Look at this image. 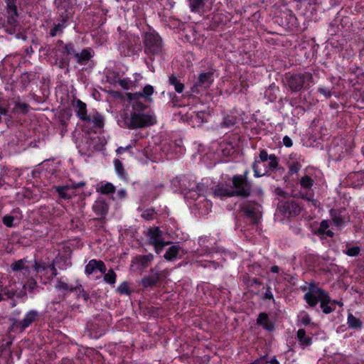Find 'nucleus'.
<instances>
[{
  "instance_id": "nucleus-1",
  "label": "nucleus",
  "mask_w": 364,
  "mask_h": 364,
  "mask_svg": "<svg viewBox=\"0 0 364 364\" xmlns=\"http://www.w3.org/2000/svg\"><path fill=\"white\" fill-rule=\"evenodd\" d=\"M304 299L311 306H315L320 301L321 308L325 314H330L336 309V304L342 306V303L332 301L326 291L315 285H310L308 292L304 295Z\"/></svg>"
},
{
  "instance_id": "nucleus-2",
  "label": "nucleus",
  "mask_w": 364,
  "mask_h": 364,
  "mask_svg": "<svg viewBox=\"0 0 364 364\" xmlns=\"http://www.w3.org/2000/svg\"><path fill=\"white\" fill-rule=\"evenodd\" d=\"M313 82V76L309 73L293 74L286 76V85L292 92L300 91L305 85Z\"/></svg>"
},
{
  "instance_id": "nucleus-3",
  "label": "nucleus",
  "mask_w": 364,
  "mask_h": 364,
  "mask_svg": "<svg viewBox=\"0 0 364 364\" xmlns=\"http://www.w3.org/2000/svg\"><path fill=\"white\" fill-rule=\"evenodd\" d=\"M33 267L36 273L38 274L43 284H46L47 281L53 279L58 274L57 269L53 262L35 261Z\"/></svg>"
},
{
  "instance_id": "nucleus-4",
  "label": "nucleus",
  "mask_w": 364,
  "mask_h": 364,
  "mask_svg": "<svg viewBox=\"0 0 364 364\" xmlns=\"http://www.w3.org/2000/svg\"><path fill=\"white\" fill-rule=\"evenodd\" d=\"M144 51L147 54H159L163 48L161 37L155 32H148L144 36Z\"/></svg>"
},
{
  "instance_id": "nucleus-5",
  "label": "nucleus",
  "mask_w": 364,
  "mask_h": 364,
  "mask_svg": "<svg viewBox=\"0 0 364 364\" xmlns=\"http://www.w3.org/2000/svg\"><path fill=\"white\" fill-rule=\"evenodd\" d=\"M232 182L234 188L232 189L234 196L247 197L250 195L252 191L251 183L242 176H233Z\"/></svg>"
},
{
  "instance_id": "nucleus-6",
  "label": "nucleus",
  "mask_w": 364,
  "mask_h": 364,
  "mask_svg": "<svg viewBox=\"0 0 364 364\" xmlns=\"http://www.w3.org/2000/svg\"><path fill=\"white\" fill-rule=\"evenodd\" d=\"M156 123V119L153 115L140 113H133L131 115L130 127L141 128L150 126Z\"/></svg>"
},
{
  "instance_id": "nucleus-7",
  "label": "nucleus",
  "mask_w": 364,
  "mask_h": 364,
  "mask_svg": "<svg viewBox=\"0 0 364 364\" xmlns=\"http://www.w3.org/2000/svg\"><path fill=\"white\" fill-rule=\"evenodd\" d=\"M271 158V154L269 155L266 150L260 151L259 159H255L252 164V169L254 171V176L257 178L262 177L268 174V169L267 167L262 168L261 164L266 163Z\"/></svg>"
},
{
  "instance_id": "nucleus-8",
  "label": "nucleus",
  "mask_w": 364,
  "mask_h": 364,
  "mask_svg": "<svg viewBox=\"0 0 364 364\" xmlns=\"http://www.w3.org/2000/svg\"><path fill=\"white\" fill-rule=\"evenodd\" d=\"M38 316L39 313L38 311L31 310L24 315L22 319L15 320L13 325L16 328L23 331L34 323Z\"/></svg>"
},
{
  "instance_id": "nucleus-9",
  "label": "nucleus",
  "mask_w": 364,
  "mask_h": 364,
  "mask_svg": "<svg viewBox=\"0 0 364 364\" xmlns=\"http://www.w3.org/2000/svg\"><path fill=\"white\" fill-rule=\"evenodd\" d=\"M55 289L58 291L63 292H71L74 291L77 289L80 290L79 296H82L85 301H87L89 298L88 294H87L84 289L82 288V286L79 284L78 286L73 287L71 284H68L66 282L63 280V278L58 279L56 281V284L55 286Z\"/></svg>"
},
{
  "instance_id": "nucleus-10",
  "label": "nucleus",
  "mask_w": 364,
  "mask_h": 364,
  "mask_svg": "<svg viewBox=\"0 0 364 364\" xmlns=\"http://www.w3.org/2000/svg\"><path fill=\"white\" fill-rule=\"evenodd\" d=\"M215 0H189V6L192 12L200 14L212 9Z\"/></svg>"
},
{
  "instance_id": "nucleus-11",
  "label": "nucleus",
  "mask_w": 364,
  "mask_h": 364,
  "mask_svg": "<svg viewBox=\"0 0 364 364\" xmlns=\"http://www.w3.org/2000/svg\"><path fill=\"white\" fill-rule=\"evenodd\" d=\"M149 236L150 243L155 247L156 252L157 253L161 250V249L166 246L168 243L164 242L161 232L158 228H154L149 230Z\"/></svg>"
},
{
  "instance_id": "nucleus-12",
  "label": "nucleus",
  "mask_w": 364,
  "mask_h": 364,
  "mask_svg": "<svg viewBox=\"0 0 364 364\" xmlns=\"http://www.w3.org/2000/svg\"><path fill=\"white\" fill-rule=\"evenodd\" d=\"M97 269L101 273L105 274L106 272V266L101 260L91 259L85 266V272L87 274H92Z\"/></svg>"
},
{
  "instance_id": "nucleus-13",
  "label": "nucleus",
  "mask_w": 364,
  "mask_h": 364,
  "mask_svg": "<svg viewBox=\"0 0 364 364\" xmlns=\"http://www.w3.org/2000/svg\"><path fill=\"white\" fill-rule=\"evenodd\" d=\"M212 194L214 197L220 198L234 196L233 190L226 187L223 184H218L212 188Z\"/></svg>"
},
{
  "instance_id": "nucleus-14",
  "label": "nucleus",
  "mask_w": 364,
  "mask_h": 364,
  "mask_svg": "<svg viewBox=\"0 0 364 364\" xmlns=\"http://www.w3.org/2000/svg\"><path fill=\"white\" fill-rule=\"evenodd\" d=\"M73 107L75 109L76 115L82 121L85 119H90L87 114V106L86 104L80 100H76L73 102Z\"/></svg>"
},
{
  "instance_id": "nucleus-15",
  "label": "nucleus",
  "mask_w": 364,
  "mask_h": 364,
  "mask_svg": "<svg viewBox=\"0 0 364 364\" xmlns=\"http://www.w3.org/2000/svg\"><path fill=\"white\" fill-rule=\"evenodd\" d=\"M213 82V73H203L199 75L197 82L195 83V87H202L204 88L209 87Z\"/></svg>"
},
{
  "instance_id": "nucleus-16",
  "label": "nucleus",
  "mask_w": 364,
  "mask_h": 364,
  "mask_svg": "<svg viewBox=\"0 0 364 364\" xmlns=\"http://www.w3.org/2000/svg\"><path fill=\"white\" fill-rule=\"evenodd\" d=\"M283 211L290 217L298 215L301 212V208L294 201H288L283 206Z\"/></svg>"
},
{
  "instance_id": "nucleus-17",
  "label": "nucleus",
  "mask_w": 364,
  "mask_h": 364,
  "mask_svg": "<svg viewBox=\"0 0 364 364\" xmlns=\"http://www.w3.org/2000/svg\"><path fill=\"white\" fill-rule=\"evenodd\" d=\"M153 93H154L153 86H151L150 85H147L144 87L142 92L128 93V94H127V95L129 100H134L135 99H139V97H141L148 98Z\"/></svg>"
},
{
  "instance_id": "nucleus-18",
  "label": "nucleus",
  "mask_w": 364,
  "mask_h": 364,
  "mask_svg": "<svg viewBox=\"0 0 364 364\" xmlns=\"http://www.w3.org/2000/svg\"><path fill=\"white\" fill-rule=\"evenodd\" d=\"M245 215L250 218L254 223H257L260 219V214L257 208L252 205H247L242 208Z\"/></svg>"
},
{
  "instance_id": "nucleus-19",
  "label": "nucleus",
  "mask_w": 364,
  "mask_h": 364,
  "mask_svg": "<svg viewBox=\"0 0 364 364\" xmlns=\"http://www.w3.org/2000/svg\"><path fill=\"white\" fill-rule=\"evenodd\" d=\"M94 212L100 216L105 215L108 211V205L102 198L97 199L92 205Z\"/></svg>"
},
{
  "instance_id": "nucleus-20",
  "label": "nucleus",
  "mask_w": 364,
  "mask_h": 364,
  "mask_svg": "<svg viewBox=\"0 0 364 364\" xmlns=\"http://www.w3.org/2000/svg\"><path fill=\"white\" fill-rule=\"evenodd\" d=\"M90 119H85V122H92L93 126L97 128H102L104 127L105 120L104 117L97 112H93L92 114L88 115Z\"/></svg>"
},
{
  "instance_id": "nucleus-21",
  "label": "nucleus",
  "mask_w": 364,
  "mask_h": 364,
  "mask_svg": "<svg viewBox=\"0 0 364 364\" xmlns=\"http://www.w3.org/2000/svg\"><path fill=\"white\" fill-rule=\"evenodd\" d=\"M0 364H14L12 353L0 347Z\"/></svg>"
},
{
  "instance_id": "nucleus-22",
  "label": "nucleus",
  "mask_w": 364,
  "mask_h": 364,
  "mask_svg": "<svg viewBox=\"0 0 364 364\" xmlns=\"http://www.w3.org/2000/svg\"><path fill=\"white\" fill-rule=\"evenodd\" d=\"M331 216L333 223L338 227L341 226L345 223L346 218L342 215L341 210H331Z\"/></svg>"
},
{
  "instance_id": "nucleus-23",
  "label": "nucleus",
  "mask_w": 364,
  "mask_h": 364,
  "mask_svg": "<svg viewBox=\"0 0 364 364\" xmlns=\"http://www.w3.org/2000/svg\"><path fill=\"white\" fill-rule=\"evenodd\" d=\"M153 258L154 255L152 254L143 256L139 255L134 257L133 262L141 265L142 267H145L153 260Z\"/></svg>"
},
{
  "instance_id": "nucleus-24",
  "label": "nucleus",
  "mask_w": 364,
  "mask_h": 364,
  "mask_svg": "<svg viewBox=\"0 0 364 364\" xmlns=\"http://www.w3.org/2000/svg\"><path fill=\"white\" fill-rule=\"evenodd\" d=\"M257 323L267 330L272 331L273 326L269 320L268 316L265 313H260L257 318Z\"/></svg>"
},
{
  "instance_id": "nucleus-25",
  "label": "nucleus",
  "mask_w": 364,
  "mask_h": 364,
  "mask_svg": "<svg viewBox=\"0 0 364 364\" xmlns=\"http://www.w3.org/2000/svg\"><path fill=\"white\" fill-rule=\"evenodd\" d=\"M58 46L62 47L63 53L65 55H71L75 57L76 51L74 48V45L73 43L64 44L62 41H58Z\"/></svg>"
},
{
  "instance_id": "nucleus-26",
  "label": "nucleus",
  "mask_w": 364,
  "mask_h": 364,
  "mask_svg": "<svg viewBox=\"0 0 364 364\" xmlns=\"http://www.w3.org/2000/svg\"><path fill=\"white\" fill-rule=\"evenodd\" d=\"M297 339L301 345L306 346H310L312 343L311 338L306 335V331L301 328L297 331Z\"/></svg>"
},
{
  "instance_id": "nucleus-27",
  "label": "nucleus",
  "mask_w": 364,
  "mask_h": 364,
  "mask_svg": "<svg viewBox=\"0 0 364 364\" xmlns=\"http://www.w3.org/2000/svg\"><path fill=\"white\" fill-rule=\"evenodd\" d=\"M8 14H9V16L7 17V23L11 26V28H8L7 31L10 33H15L18 30L17 29V28L18 27V23L17 21L18 14L16 16H14L12 13H8Z\"/></svg>"
},
{
  "instance_id": "nucleus-28",
  "label": "nucleus",
  "mask_w": 364,
  "mask_h": 364,
  "mask_svg": "<svg viewBox=\"0 0 364 364\" xmlns=\"http://www.w3.org/2000/svg\"><path fill=\"white\" fill-rule=\"evenodd\" d=\"M181 248L178 245H171L164 254V258L167 260L175 259L179 253Z\"/></svg>"
},
{
  "instance_id": "nucleus-29",
  "label": "nucleus",
  "mask_w": 364,
  "mask_h": 364,
  "mask_svg": "<svg viewBox=\"0 0 364 364\" xmlns=\"http://www.w3.org/2000/svg\"><path fill=\"white\" fill-rule=\"evenodd\" d=\"M3 291V292H0V301L10 299L15 295L21 296V294L18 293L17 289L14 288L6 287Z\"/></svg>"
},
{
  "instance_id": "nucleus-30",
  "label": "nucleus",
  "mask_w": 364,
  "mask_h": 364,
  "mask_svg": "<svg viewBox=\"0 0 364 364\" xmlns=\"http://www.w3.org/2000/svg\"><path fill=\"white\" fill-rule=\"evenodd\" d=\"M347 323L350 328L360 329L362 327L361 321L354 316L352 314H348L347 318Z\"/></svg>"
},
{
  "instance_id": "nucleus-31",
  "label": "nucleus",
  "mask_w": 364,
  "mask_h": 364,
  "mask_svg": "<svg viewBox=\"0 0 364 364\" xmlns=\"http://www.w3.org/2000/svg\"><path fill=\"white\" fill-rule=\"evenodd\" d=\"M159 277L157 274L147 276L142 279L141 284L144 287H149L155 285L159 282Z\"/></svg>"
},
{
  "instance_id": "nucleus-32",
  "label": "nucleus",
  "mask_w": 364,
  "mask_h": 364,
  "mask_svg": "<svg viewBox=\"0 0 364 364\" xmlns=\"http://www.w3.org/2000/svg\"><path fill=\"white\" fill-rule=\"evenodd\" d=\"M67 26V20L66 18H63L60 22L58 23L57 24H55L53 28H52L50 31V35L52 37L55 36L58 33H62L63 28H65Z\"/></svg>"
},
{
  "instance_id": "nucleus-33",
  "label": "nucleus",
  "mask_w": 364,
  "mask_h": 364,
  "mask_svg": "<svg viewBox=\"0 0 364 364\" xmlns=\"http://www.w3.org/2000/svg\"><path fill=\"white\" fill-rule=\"evenodd\" d=\"M28 264V262L25 259H21L14 262L11 265V269L13 272H16V275L18 274L24 267Z\"/></svg>"
},
{
  "instance_id": "nucleus-34",
  "label": "nucleus",
  "mask_w": 364,
  "mask_h": 364,
  "mask_svg": "<svg viewBox=\"0 0 364 364\" xmlns=\"http://www.w3.org/2000/svg\"><path fill=\"white\" fill-rule=\"evenodd\" d=\"M169 83L174 86L175 90L177 92L181 93L183 91L184 85L181 83L175 76L171 75L169 77Z\"/></svg>"
},
{
  "instance_id": "nucleus-35",
  "label": "nucleus",
  "mask_w": 364,
  "mask_h": 364,
  "mask_svg": "<svg viewBox=\"0 0 364 364\" xmlns=\"http://www.w3.org/2000/svg\"><path fill=\"white\" fill-rule=\"evenodd\" d=\"M91 55L88 50H82L80 53H76L75 58H77L78 63H82L83 62L87 61L90 60Z\"/></svg>"
},
{
  "instance_id": "nucleus-36",
  "label": "nucleus",
  "mask_w": 364,
  "mask_h": 364,
  "mask_svg": "<svg viewBox=\"0 0 364 364\" xmlns=\"http://www.w3.org/2000/svg\"><path fill=\"white\" fill-rule=\"evenodd\" d=\"M6 277L2 274V273H0V292H3L4 289L6 287H10V288H14L16 289V287H15V284H16V282H9V284L8 285H5V283H6Z\"/></svg>"
},
{
  "instance_id": "nucleus-37",
  "label": "nucleus",
  "mask_w": 364,
  "mask_h": 364,
  "mask_svg": "<svg viewBox=\"0 0 364 364\" xmlns=\"http://www.w3.org/2000/svg\"><path fill=\"white\" fill-rule=\"evenodd\" d=\"M99 189L103 194H109L115 191V188L111 183H102Z\"/></svg>"
},
{
  "instance_id": "nucleus-38",
  "label": "nucleus",
  "mask_w": 364,
  "mask_h": 364,
  "mask_svg": "<svg viewBox=\"0 0 364 364\" xmlns=\"http://www.w3.org/2000/svg\"><path fill=\"white\" fill-rule=\"evenodd\" d=\"M56 191L60 196V198L63 199H68L71 197V195L68 193V191L70 189L69 186H58L56 187Z\"/></svg>"
},
{
  "instance_id": "nucleus-39",
  "label": "nucleus",
  "mask_w": 364,
  "mask_h": 364,
  "mask_svg": "<svg viewBox=\"0 0 364 364\" xmlns=\"http://www.w3.org/2000/svg\"><path fill=\"white\" fill-rule=\"evenodd\" d=\"M104 280L110 284H114L116 282L117 275L113 269H109L108 272L104 274Z\"/></svg>"
},
{
  "instance_id": "nucleus-40",
  "label": "nucleus",
  "mask_w": 364,
  "mask_h": 364,
  "mask_svg": "<svg viewBox=\"0 0 364 364\" xmlns=\"http://www.w3.org/2000/svg\"><path fill=\"white\" fill-rule=\"evenodd\" d=\"M114 165L117 173L122 178H125L126 173L123 168L122 163L119 159H114Z\"/></svg>"
},
{
  "instance_id": "nucleus-41",
  "label": "nucleus",
  "mask_w": 364,
  "mask_h": 364,
  "mask_svg": "<svg viewBox=\"0 0 364 364\" xmlns=\"http://www.w3.org/2000/svg\"><path fill=\"white\" fill-rule=\"evenodd\" d=\"M279 166V162L277 157L274 154H271V158L268 164H267V168L268 169V172L269 171H274Z\"/></svg>"
},
{
  "instance_id": "nucleus-42",
  "label": "nucleus",
  "mask_w": 364,
  "mask_h": 364,
  "mask_svg": "<svg viewBox=\"0 0 364 364\" xmlns=\"http://www.w3.org/2000/svg\"><path fill=\"white\" fill-rule=\"evenodd\" d=\"M300 185L303 188H311L314 185V181L309 176H305L301 178Z\"/></svg>"
},
{
  "instance_id": "nucleus-43",
  "label": "nucleus",
  "mask_w": 364,
  "mask_h": 364,
  "mask_svg": "<svg viewBox=\"0 0 364 364\" xmlns=\"http://www.w3.org/2000/svg\"><path fill=\"white\" fill-rule=\"evenodd\" d=\"M360 248L359 247H348V245H347L346 250L344 251V253L350 257H355L360 254Z\"/></svg>"
},
{
  "instance_id": "nucleus-44",
  "label": "nucleus",
  "mask_w": 364,
  "mask_h": 364,
  "mask_svg": "<svg viewBox=\"0 0 364 364\" xmlns=\"http://www.w3.org/2000/svg\"><path fill=\"white\" fill-rule=\"evenodd\" d=\"M16 220V218L11 215H6L2 218V221H3L4 224L9 228H11L15 225L14 222Z\"/></svg>"
},
{
  "instance_id": "nucleus-45",
  "label": "nucleus",
  "mask_w": 364,
  "mask_h": 364,
  "mask_svg": "<svg viewBox=\"0 0 364 364\" xmlns=\"http://www.w3.org/2000/svg\"><path fill=\"white\" fill-rule=\"evenodd\" d=\"M37 287V282L33 277L29 278L23 285V288H28L29 291L34 290Z\"/></svg>"
},
{
  "instance_id": "nucleus-46",
  "label": "nucleus",
  "mask_w": 364,
  "mask_h": 364,
  "mask_svg": "<svg viewBox=\"0 0 364 364\" xmlns=\"http://www.w3.org/2000/svg\"><path fill=\"white\" fill-rule=\"evenodd\" d=\"M28 105L24 102H16L15 107L14 108L13 112L21 111L22 112H26L28 111Z\"/></svg>"
},
{
  "instance_id": "nucleus-47",
  "label": "nucleus",
  "mask_w": 364,
  "mask_h": 364,
  "mask_svg": "<svg viewBox=\"0 0 364 364\" xmlns=\"http://www.w3.org/2000/svg\"><path fill=\"white\" fill-rule=\"evenodd\" d=\"M8 13H12L14 16L17 15V9L14 0L7 1Z\"/></svg>"
},
{
  "instance_id": "nucleus-48",
  "label": "nucleus",
  "mask_w": 364,
  "mask_h": 364,
  "mask_svg": "<svg viewBox=\"0 0 364 364\" xmlns=\"http://www.w3.org/2000/svg\"><path fill=\"white\" fill-rule=\"evenodd\" d=\"M118 83L124 90L129 89L132 87V84H133L132 81L129 80V79H121V80H118Z\"/></svg>"
},
{
  "instance_id": "nucleus-49",
  "label": "nucleus",
  "mask_w": 364,
  "mask_h": 364,
  "mask_svg": "<svg viewBox=\"0 0 364 364\" xmlns=\"http://www.w3.org/2000/svg\"><path fill=\"white\" fill-rule=\"evenodd\" d=\"M31 267L28 264H27L18 274H16V277L18 278L27 277L31 274Z\"/></svg>"
},
{
  "instance_id": "nucleus-50",
  "label": "nucleus",
  "mask_w": 364,
  "mask_h": 364,
  "mask_svg": "<svg viewBox=\"0 0 364 364\" xmlns=\"http://www.w3.org/2000/svg\"><path fill=\"white\" fill-rule=\"evenodd\" d=\"M301 168V165L299 162H294L289 166V174H295L297 173Z\"/></svg>"
},
{
  "instance_id": "nucleus-51",
  "label": "nucleus",
  "mask_w": 364,
  "mask_h": 364,
  "mask_svg": "<svg viewBox=\"0 0 364 364\" xmlns=\"http://www.w3.org/2000/svg\"><path fill=\"white\" fill-rule=\"evenodd\" d=\"M200 191H201L200 186H198L196 190H193V191H189L187 197L192 198L193 199L196 200L200 195Z\"/></svg>"
},
{
  "instance_id": "nucleus-52",
  "label": "nucleus",
  "mask_w": 364,
  "mask_h": 364,
  "mask_svg": "<svg viewBox=\"0 0 364 364\" xmlns=\"http://www.w3.org/2000/svg\"><path fill=\"white\" fill-rule=\"evenodd\" d=\"M130 101L132 102V107L135 110L140 111L143 110L145 108L144 105L142 102H139L138 99H135L134 100Z\"/></svg>"
},
{
  "instance_id": "nucleus-53",
  "label": "nucleus",
  "mask_w": 364,
  "mask_h": 364,
  "mask_svg": "<svg viewBox=\"0 0 364 364\" xmlns=\"http://www.w3.org/2000/svg\"><path fill=\"white\" fill-rule=\"evenodd\" d=\"M117 291L122 294H129V287L127 283L123 282L117 287Z\"/></svg>"
},
{
  "instance_id": "nucleus-54",
  "label": "nucleus",
  "mask_w": 364,
  "mask_h": 364,
  "mask_svg": "<svg viewBox=\"0 0 364 364\" xmlns=\"http://www.w3.org/2000/svg\"><path fill=\"white\" fill-rule=\"evenodd\" d=\"M318 92L323 95L326 98H329L332 95L331 91L329 89L323 87H318Z\"/></svg>"
},
{
  "instance_id": "nucleus-55",
  "label": "nucleus",
  "mask_w": 364,
  "mask_h": 364,
  "mask_svg": "<svg viewBox=\"0 0 364 364\" xmlns=\"http://www.w3.org/2000/svg\"><path fill=\"white\" fill-rule=\"evenodd\" d=\"M300 321L303 325L307 326L311 322V318L307 314L304 313L301 315Z\"/></svg>"
},
{
  "instance_id": "nucleus-56",
  "label": "nucleus",
  "mask_w": 364,
  "mask_h": 364,
  "mask_svg": "<svg viewBox=\"0 0 364 364\" xmlns=\"http://www.w3.org/2000/svg\"><path fill=\"white\" fill-rule=\"evenodd\" d=\"M154 214L155 213L153 210H146L143 213L142 217L147 220H150L154 218Z\"/></svg>"
},
{
  "instance_id": "nucleus-57",
  "label": "nucleus",
  "mask_w": 364,
  "mask_h": 364,
  "mask_svg": "<svg viewBox=\"0 0 364 364\" xmlns=\"http://www.w3.org/2000/svg\"><path fill=\"white\" fill-rule=\"evenodd\" d=\"M132 147H133L132 144H129L128 146H127L125 147L119 146L117 149L116 153L117 155H121V154H124L125 151H129L131 149H132Z\"/></svg>"
},
{
  "instance_id": "nucleus-58",
  "label": "nucleus",
  "mask_w": 364,
  "mask_h": 364,
  "mask_svg": "<svg viewBox=\"0 0 364 364\" xmlns=\"http://www.w3.org/2000/svg\"><path fill=\"white\" fill-rule=\"evenodd\" d=\"M329 228V224L327 220H322L320 224L319 231L324 232Z\"/></svg>"
},
{
  "instance_id": "nucleus-59",
  "label": "nucleus",
  "mask_w": 364,
  "mask_h": 364,
  "mask_svg": "<svg viewBox=\"0 0 364 364\" xmlns=\"http://www.w3.org/2000/svg\"><path fill=\"white\" fill-rule=\"evenodd\" d=\"M9 109V105H0V116L7 115Z\"/></svg>"
},
{
  "instance_id": "nucleus-60",
  "label": "nucleus",
  "mask_w": 364,
  "mask_h": 364,
  "mask_svg": "<svg viewBox=\"0 0 364 364\" xmlns=\"http://www.w3.org/2000/svg\"><path fill=\"white\" fill-rule=\"evenodd\" d=\"M283 144L287 147H291L293 144L292 140L288 136H285L283 138Z\"/></svg>"
},
{
  "instance_id": "nucleus-61",
  "label": "nucleus",
  "mask_w": 364,
  "mask_h": 364,
  "mask_svg": "<svg viewBox=\"0 0 364 364\" xmlns=\"http://www.w3.org/2000/svg\"><path fill=\"white\" fill-rule=\"evenodd\" d=\"M117 194L120 198H124L127 195V191L124 189H121L118 191Z\"/></svg>"
},
{
  "instance_id": "nucleus-62",
  "label": "nucleus",
  "mask_w": 364,
  "mask_h": 364,
  "mask_svg": "<svg viewBox=\"0 0 364 364\" xmlns=\"http://www.w3.org/2000/svg\"><path fill=\"white\" fill-rule=\"evenodd\" d=\"M268 363L270 364H280L279 362L278 361V360L276 358V357H273L269 361L264 362V364Z\"/></svg>"
},
{
  "instance_id": "nucleus-63",
  "label": "nucleus",
  "mask_w": 364,
  "mask_h": 364,
  "mask_svg": "<svg viewBox=\"0 0 364 364\" xmlns=\"http://www.w3.org/2000/svg\"><path fill=\"white\" fill-rule=\"evenodd\" d=\"M204 206L206 208L207 210L210 209L212 206V203L209 200H205L203 201Z\"/></svg>"
},
{
  "instance_id": "nucleus-64",
  "label": "nucleus",
  "mask_w": 364,
  "mask_h": 364,
  "mask_svg": "<svg viewBox=\"0 0 364 364\" xmlns=\"http://www.w3.org/2000/svg\"><path fill=\"white\" fill-rule=\"evenodd\" d=\"M279 267L277 265H274L271 267V272L272 273H278L279 272Z\"/></svg>"
}]
</instances>
